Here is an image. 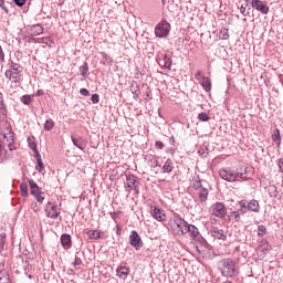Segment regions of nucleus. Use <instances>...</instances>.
Returning a JSON list of instances; mask_svg holds the SVG:
<instances>
[{
  "mask_svg": "<svg viewBox=\"0 0 283 283\" xmlns=\"http://www.w3.org/2000/svg\"><path fill=\"white\" fill-rule=\"evenodd\" d=\"M28 145H29L30 149H32L34 151L35 155L39 154V150L36 149V140L34 139V137L28 138Z\"/></svg>",
  "mask_w": 283,
  "mask_h": 283,
  "instance_id": "nucleus-27",
  "label": "nucleus"
},
{
  "mask_svg": "<svg viewBox=\"0 0 283 283\" xmlns=\"http://www.w3.org/2000/svg\"><path fill=\"white\" fill-rule=\"evenodd\" d=\"M72 143L73 145H75V147H77L78 149H82V151L85 149V147H87V143L83 140V138L76 139L72 137Z\"/></svg>",
  "mask_w": 283,
  "mask_h": 283,
  "instance_id": "nucleus-21",
  "label": "nucleus"
},
{
  "mask_svg": "<svg viewBox=\"0 0 283 283\" xmlns=\"http://www.w3.org/2000/svg\"><path fill=\"white\" fill-rule=\"evenodd\" d=\"M44 211L48 218H51L52 220H56V218H59L61 213L59 210V206H56V203L54 202H48Z\"/></svg>",
  "mask_w": 283,
  "mask_h": 283,
  "instance_id": "nucleus-9",
  "label": "nucleus"
},
{
  "mask_svg": "<svg viewBox=\"0 0 283 283\" xmlns=\"http://www.w3.org/2000/svg\"><path fill=\"white\" fill-rule=\"evenodd\" d=\"M151 216L155 220H158V222H165V220H167V214H165V211L159 208H154Z\"/></svg>",
  "mask_w": 283,
  "mask_h": 283,
  "instance_id": "nucleus-14",
  "label": "nucleus"
},
{
  "mask_svg": "<svg viewBox=\"0 0 283 283\" xmlns=\"http://www.w3.org/2000/svg\"><path fill=\"white\" fill-rule=\"evenodd\" d=\"M134 98H138V94H136V95L134 96Z\"/></svg>",
  "mask_w": 283,
  "mask_h": 283,
  "instance_id": "nucleus-54",
  "label": "nucleus"
},
{
  "mask_svg": "<svg viewBox=\"0 0 283 283\" xmlns=\"http://www.w3.org/2000/svg\"><path fill=\"white\" fill-rule=\"evenodd\" d=\"M35 156L38 158L36 170L41 172V171H43V168H44L43 160H41V155L39 153Z\"/></svg>",
  "mask_w": 283,
  "mask_h": 283,
  "instance_id": "nucleus-35",
  "label": "nucleus"
},
{
  "mask_svg": "<svg viewBox=\"0 0 283 283\" xmlns=\"http://www.w3.org/2000/svg\"><path fill=\"white\" fill-rule=\"evenodd\" d=\"M171 171H174V161H171V159H168L163 166V174H171Z\"/></svg>",
  "mask_w": 283,
  "mask_h": 283,
  "instance_id": "nucleus-23",
  "label": "nucleus"
},
{
  "mask_svg": "<svg viewBox=\"0 0 283 283\" xmlns=\"http://www.w3.org/2000/svg\"><path fill=\"white\" fill-rule=\"evenodd\" d=\"M172 229L177 235H189L191 240H196L199 235L198 228L193 224L187 223L185 219H175L172 223Z\"/></svg>",
  "mask_w": 283,
  "mask_h": 283,
  "instance_id": "nucleus-2",
  "label": "nucleus"
},
{
  "mask_svg": "<svg viewBox=\"0 0 283 283\" xmlns=\"http://www.w3.org/2000/svg\"><path fill=\"white\" fill-rule=\"evenodd\" d=\"M20 191H21V196H24V198H28V196H29L28 184H25V182L21 184Z\"/></svg>",
  "mask_w": 283,
  "mask_h": 283,
  "instance_id": "nucleus-33",
  "label": "nucleus"
},
{
  "mask_svg": "<svg viewBox=\"0 0 283 283\" xmlns=\"http://www.w3.org/2000/svg\"><path fill=\"white\" fill-rule=\"evenodd\" d=\"M80 94H82V96H90V91H87V88H81Z\"/></svg>",
  "mask_w": 283,
  "mask_h": 283,
  "instance_id": "nucleus-46",
  "label": "nucleus"
},
{
  "mask_svg": "<svg viewBox=\"0 0 283 283\" xmlns=\"http://www.w3.org/2000/svg\"><path fill=\"white\" fill-rule=\"evenodd\" d=\"M33 98H34V95H23L21 97V101L24 105H30V103H32Z\"/></svg>",
  "mask_w": 283,
  "mask_h": 283,
  "instance_id": "nucleus-32",
  "label": "nucleus"
},
{
  "mask_svg": "<svg viewBox=\"0 0 283 283\" xmlns=\"http://www.w3.org/2000/svg\"><path fill=\"white\" fill-rule=\"evenodd\" d=\"M29 185H30V193L35 198L40 205H43V200H45V192L41 190L39 185L34 182V180L29 179Z\"/></svg>",
  "mask_w": 283,
  "mask_h": 283,
  "instance_id": "nucleus-5",
  "label": "nucleus"
},
{
  "mask_svg": "<svg viewBox=\"0 0 283 283\" xmlns=\"http://www.w3.org/2000/svg\"><path fill=\"white\" fill-rule=\"evenodd\" d=\"M41 41L44 45H52V40L50 38H42Z\"/></svg>",
  "mask_w": 283,
  "mask_h": 283,
  "instance_id": "nucleus-42",
  "label": "nucleus"
},
{
  "mask_svg": "<svg viewBox=\"0 0 283 283\" xmlns=\"http://www.w3.org/2000/svg\"><path fill=\"white\" fill-rule=\"evenodd\" d=\"M3 139L0 140V156L3 158H10L6 153V147H8L9 151L17 150V144H14V133L12 132V126L10 123H4L2 128Z\"/></svg>",
  "mask_w": 283,
  "mask_h": 283,
  "instance_id": "nucleus-1",
  "label": "nucleus"
},
{
  "mask_svg": "<svg viewBox=\"0 0 283 283\" xmlns=\"http://www.w3.org/2000/svg\"><path fill=\"white\" fill-rule=\"evenodd\" d=\"M199 83L203 87L205 92H211V78L206 77L202 82Z\"/></svg>",
  "mask_w": 283,
  "mask_h": 283,
  "instance_id": "nucleus-26",
  "label": "nucleus"
},
{
  "mask_svg": "<svg viewBox=\"0 0 283 283\" xmlns=\"http://www.w3.org/2000/svg\"><path fill=\"white\" fill-rule=\"evenodd\" d=\"M272 140L273 143H275V145H277V147H280V145H282V137H280V129H275L272 134Z\"/></svg>",
  "mask_w": 283,
  "mask_h": 283,
  "instance_id": "nucleus-25",
  "label": "nucleus"
},
{
  "mask_svg": "<svg viewBox=\"0 0 283 283\" xmlns=\"http://www.w3.org/2000/svg\"><path fill=\"white\" fill-rule=\"evenodd\" d=\"M170 30H171V24H169L167 20H161L155 28V34L159 39H163L164 36L169 35Z\"/></svg>",
  "mask_w": 283,
  "mask_h": 283,
  "instance_id": "nucleus-6",
  "label": "nucleus"
},
{
  "mask_svg": "<svg viewBox=\"0 0 283 283\" xmlns=\"http://www.w3.org/2000/svg\"><path fill=\"white\" fill-rule=\"evenodd\" d=\"M195 78L199 82L202 83L207 76H205V73L202 71L198 70L195 74Z\"/></svg>",
  "mask_w": 283,
  "mask_h": 283,
  "instance_id": "nucleus-31",
  "label": "nucleus"
},
{
  "mask_svg": "<svg viewBox=\"0 0 283 283\" xmlns=\"http://www.w3.org/2000/svg\"><path fill=\"white\" fill-rule=\"evenodd\" d=\"M0 283H12L10 272L6 268H0Z\"/></svg>",
  "mask_w": 283,
  "mask_h": 283,
  "instance_id": "nucleus-16",
  "label": "nucleus"
},
{
  "mask_svg": "<svg viewBox=\"0 0 283 283\" xmlns=\"http://www.w3.org/2000/svg\"><path fill=\"white\" fill-rule=\"evenodd\" d=\"M279 168H280V170H281L282 174H283V159H280V160H279Z\"/></svg>",
  "mask_w": 283,
  "mask_h": 283,
  "instance_id": "nucleus-51",
  "label": "nucleus"
},
{
  "mask_svg": "<svg viewBox=\"0 0 283 283\" xmlns=\"http://www.w3.org/2000/svg\"><path fill=\"white\" fill-rule=\"evenodd\" d=\"M211 234L213 238H217V240H227V233L219 228H212Z\"/></svg>",
  "mask_w": 283,
  "mask_h": 283,
  "instance_id": "nucleus-18",
  "label": "nucleus"
},
{
  "mask_svg": "<svg viewBox=\"0 0 283 283\" xmlns=\"http://www.w3.org/2000/svg\"><path fill=\"white\" fill-rule=\"evenodd\" d=\"M198 118H199V120H201L202 123H207V120L210 119V117L207 115V113H200V114L198 115Z\"/></svg>",
  "mask_w": 283,
  "mask_h": 283,
  "instance_id": "nucleus-39",
  "label": "nucleus"
},
{
  "mask_svg": "<svg viewBox=\"0 0 283 283\" xmlns=\"http://www.w3.org/2000/svg\"><path fill=\"white\" fill-rule=\"evenodd\" d=\"M81 71V76H83V78H87V72H90V65L87 64V62H84V64L80 67Z\"/></svg>",
  "mask_w": 283,
  "mask_h": 283,
  "instance_id": "nucleus-28",
  "label": "nucleus"
},
{
  "mask_svg": "<svg viewBox=\"0 0 283 283\" xmlns=\"http://www.w3.org/2000/svg\"><path fill=\"white\" fill-rule=\"evenodd\" d=\"M223 283H232L231 281H226V282H223Z\"/></svg>",
  "mask_w": 283,
  "mask_h": 283,
  "instance_id": "nucleus-55",
  "label": "nucleus"
},
{
  "mask_svg": "<svg viewBox=\"0 0 283 283\" xmlns=\"http://www.w3.org/2000/svg\"><path fill=\"white\" fill-rule=\"evenodd\" d=\"M219 38L222 39V41H227V39H229V29L227 28L221 29L219 33Z\"/></svg>",
  "mask_w": 283,
  "mask_h": 283,
  "instance_id": "nucleus-29",
  "label": "nucleus"
},
{
  "mask_svg": "<svg viewBox=\"0 0 283 283\" xmlns=\"http://www.w3.org/2000/svg\"><path fill=\"white\" fill-rule=\"evenodd\" d=\"M86 235L90 240H101V231L99 230H90L86 232Z\"/></svg>",
  "mask_w": 283,
  "mask_h": 283,
  "instance_id": "nucleus-24",
  "label": "nucleus"
},
{
  "mask_svg": "<svg viewBox=\"0 0 283 283\" xmlns=\"http://www.w3.org/2000/svg\"><path fill=\"white\" fill-rule=\"evenodd\" d=\"M117 276H119L120 280H125L129 275V268L127 266H120L116 271Z\"/></svg>",
  "mask_w": 283,
  "mask_h": 283,
  "instance_id": "nucleus-20",
  "label": "nucleus"
},
{
  "mask_svg": "<svg viewBox=\"0 0 283 283\" xmlns=\"http://www.w3.org/2000/svg\"><path fill=\"white\" fill-rule=\"evenodd\" d=\"M219 175H220V178H222L223 180H227L228 182H235V180H238V174L231 170L221 169L219 171Z\"/></svg>",
  "mask_w": 283,
  "mask_h": 283,
  "instance_id": "nucleus-11",
  "label": "nucleus"
},
{
  "mask_svg": "<svg viewBox=\"0 0 283 283\" xmlns=\"http://www.w3.org/2000/svg\"><path fill=\"white\" fill-rule=\"evenodd\" d=\"M238 176H240L241 178H247L244 174H238Z\"/></svg>",
  "mask_w": 283,
  "mask_h": 283,
  "instance_id": "nucleus-53",
  "label": "nucleus"
},
{
  "mask_svg": "<svg viewBox=\"0 0 283 283\" xmlns=\"http://www.w3.org/2000/svg\"><path fill=\"white\" fill-rule=\"evenodd\" d=\"M4 75L9 78V81H12V83H19V81H21V73L12 70H7Z\"/></svg>",
  "mask_w": 283,
  "mask_h": 283,
  "instance_id": "nucleus-15",
  "label": "nucleus"
},
{
  "mask_svg": "<svg viewBox=\"0 0 283 283\" xmlns=\"http://www.w3.org/2000/svg\"><path fill=\"white\" fill-rule=\"evenodd\" d=\"M171 56L167 54H163L161 56L158 57V65L160 67H164L165 70H171Z\"/></svg>",
  "mask_w": 283,
  "mask_h": 283,
  "instance_id": "nucleus-13",
  "label": "nucleus"
},
{
  "mask_svg": "<svg viewBox=\"0 0 283 283\" xmlns=\"http://www.w3.org/2000/svg\"><path fill=\"white\" fill-rule=\"evenodd\" d=\"M11 71L21 73L23 72V67H21V64L11 62Z\"/></svg>",
  "mask_w": 283,
  "mask_h": 283,
  "instance_id": "nucleus-34",
  "label": "nucleus"
},
{
  "mask_svg": "<svg viewBox=\"0 0 283 283\" xmlns=\"http://www.w3.org/2000/svg\"><path fill=\"white\" fill-rule=\"evenodd\" d=\"M129 242H130L132 247H134V249H136V251H138V249H140V247H143V240L140 239V235H138V232H136V231H132V233L129 235Z\"/></svg>",
  "mask_w": 283,
  "mask_h": 283,
  "instance_id": "nucleus-12",
  "label": "nucleus"
},
{
  "mask_svg": "<svg viewBox=\"0 0 283 283\" xmlns=\"http://www.w3.org/2000/svg\"><path fill=\"white\" fill-rule=\"evenodd\" d=\"M15 6H19V8L25 6V0H14Z\"/></svg>",
  "mask_w": 283,
  "mask_h": 283,
  "instance_id": "nucleus-45",
  "label": "nucleus"
},
{
  "mask_svg": "<svg viewBox=\"0 0 283 283\" xmlns=\"http://www.w3.org/2000/svg\"><path fill=\"white\" fill-rule=\"evenodd\" d=\"M44 129H45V132H52V129H54V120L46 119V122L44 124Z\"/></svg>",
  "mask_w": 283,
  "mask_h": 283,
  "instance_id": "nucleus-30",
  "label": "nucleus"
},
{
  "mask_svg": "<svg viewBox=\"0 0 283 283\" xmlns=\"http://www.w3.org/2000/svg\"><path fill=\"white\" fill-rule=\"evenodd\" d=\"M258 235H260L261 238H262L263 235H266V227H264V226H259V227H258Z\"/></svg>",
  "mask_w": 283,
  "mask_h": 283,
  "instance_id": "nucleus-38",
  "label": "nucleus"
},
{
  "mask_svg": "<svg viewBox=\"0 0 283 283\" xmlns=\"http://www.w3.org/2000/svg\"><path fill=\"white\" fill-rule=\"evenodd\" d=\"M155 146H156L157 149H163L165 147V144H163V142H160V140H157L155 143Z\"/></svg>",
  "mask_w": 283,
  "mask_h": 283,
  "instance_id": "nucleus-47",
  "label": "nucleus"
},
{
  "mask_svg": "<svg viewBox=\"0 0 283 283\" xmlns=\"http://www.w3.org/2000/svg\"><path fill=\"white\" fill-rule=\"evenodd\" d=\"M259 251H262V255H266V253H269V245H265V247H260L259 248Z\"/></svg>",
  "mask_w": 283,
  "mask_h": 283,
  "instance_id": "nucleus-43",
  "label": "nucleus"
},
{
  "mask_svg": "<svg viewBox=\"0 0 283 283\" xmlns=\"http://www.w3.org/2000/svg\"><path fill=\"white\" fill-rule=\"evenodd\" d=\"M6 60V54H3V49H1L0 46V61H4Z\"/></svg>",
  "mask_w": 283,
  "mask_h": 283,
  "instance_id": "nucleus-49",
  "label": "nucleus"
},
{
  "mask_svg": "<svg viewBox=\"0 0 283 283\" xmlns=\"http://www.w3.org/2000/svg\"><path fill=\"white\" fill-rule=\"evenodd\" d=\"M61 244L65 249H71L72 248V237L70 234H62Z\"/></svg>",
  "mask_w": 283,
  "mask_h": 283,
  "instance_id": "nucleus-19",
  "label": "nucleus"
},
{
  "mask_svg": "<svg viewBox=\"0 0 283 283\" xmlns=\"http://www.w3.org/2000/svg\"><path fill=\"white\" fill-rule=\"evenodd\" d=\"M6 244V232L3 230H0V250L3 249Z\"/></svg>",
  "mask_w": 283,
  "mask_h": 283,
  "instance_id": "nucleus-37",
  "label": "nucleus"
},
{
  "mask_svg": "<svg viewBox=\"0 0 283 283\" xmlns=\"http://www.w3.org/2000/svg\"><path fill=\"white\" fill-rule=\"evenodd\" d=\"M245 8L244 7H241V12H242V14H244V12H245Z\"/></svg>",
  "mask_w": 283,
  "mask_h": 283,
  "instance_id": "nucleus-52",
  "label": "nucleus"
},
{
  "mask_svg": "<svg viewBox=\"0 0 283 283\" xmlns=\"http://www.w3.org/2000/svg\"><path fill=\"white\" fill-rule=\"evenodd\" d=\"M126 187H127V191L134 190V188L136 187V177L128 176L126 178Z\"/></svg>",
  "mask_w": 283,
  "mask_h": 283,
  "instance_id": "nucleus-22",
  "label": "nucleus"
},
{
  "mask_svg": "<svg viewBox=\"0 0 283 283\" xmlns=\"http://www.w3.org/2000/svg\"><path fill=\"white\" fill-rule=\"evenodd\" d=\"M91 101L94 105H96L101 102V96H98V94H93Z\"/></svg>",
  "mask_w": 283,
  "mask_h": 283,
  "instance_id": "nucleus-40",
  "label": "nucleus"
},
{
  "mask_svg": "<svg viewBox=\"0 0 283 283\" xmlns=\"http://www.w3.org/2000/svg\"><path fill=\"white\" fill-rule=\"evenodd\" d=\"M211 213L216 218H224L227 216V206L222 202H216L211 206Z\"/></svg>",
  "mask_w": 283,
  "mask_h": 283,
  "instance_id": "nucleus-8",
  "label": "nucleus"
},
{
  "mask_svg": "<svg viewBox=\"0 0 283 283\" xmlns=\"http://www.w3.org/2000/svg\"><path fill=\"white\" fill-rule=\"evenodd\" d=\"M31 209L34 211V213H39V211H41V202H31Z\"/></svg>",
  "mask_w": 283,
  "mask_h": 283,
  "instance_id": "nucleus-36",
  "label": "nucleus"
},
{
  "mask_svg": "<svg viewBox=\"0 0 283 283\" xmlns=\"http://www.w3.org/2000/svg\"><path fill=\"white\" fill-rule=\"evenodd\" d=\"M192 189L197 191L198 198L200 202H207L209 198V189L202 187V180L197 176L192 179Z\"/></svg>",
  "mask_w": 283,
  "mask_h": 283,
  "instance_id": "nucleus-4",
  "label": "nucleus"
},
{
  "mask_svg": "<svg viewBox=\"0 0 283 283\" xmlns=\"http://www.w3.org/2000/svg\"><path fill=\"white\" fill-rule=\"evenodd\" d=\"M251 6L254 10H258V12H261V14H269V6L265 4L262 0H252Z\"/></svg>",
  "mask_w": 283,
  "mask_h": 283,
  "instance_id": "nucleus-10",
  "label": "nucleus"
},
{
  "mask_svg": "<svg viewBox=\"0 0 283 283\" xmlns=\"http://www.w3.org/2000/svg\"><path fill=\"white\" fill-rule=\"evenodd\" d=\"M6 1L4 0H0V8H2V10H6V12H8V9H6Z\"/></svg>",
  "mask_w": 283,
  "mask_h": 283,
  "instance_id": "nucleus-50",
  "label": "nucleus"
},
{
  "mask_svg": "<svg viewBox=\"0 0 283 283\" xmlns=\"http://www.w3.org/2000/svg\"><path fill=\"white\" fill-rule=\"evenodd\" d=\"M230 218H233L235 222H240V212L239 211H232L230 214Z\"/></svg>",
  "mask_w": 283,
  "mask_h": 283,
  "instance_id": "nucleus-41",
  "label": "nucleus"
},
{
  "mask_svg": "<svg viewBox=\"0 0 283 283\" xmlns=\"http://www.w3.org/2000/svg\"><path fill=\"white\" fill-rule=\"evenodd\" d=\"M73 264L74 266H81V264H83V260H81V258L75 256Z\"/></svg>",
  "mask_w": 283,
  "mask_h": 283,
  "instance_id": "nucleus-44",
  "label": "nucleus"
},
{
  "mask_svg": "<svg viewBox=\"0 0 283 283\" xmlns=\"http://www.w3.org/2000/svg\"><path fill=\"white\" fill-rule=\"evenodd\" d=\"M219 269L223 277H235L238 275V268L235 262L231 259H223L219 262Z\"/></svg>",
  "mask_w": 283,
  "mask_h": 283,
  "instance_id": "nucleus-3",
  "label": "nucleus"
},
{
  "mask_svg": "<svg viewBox=\"0 0 283 283\" xmlns=\"http://www.w3.org/2000/svg\"><path fill=\"white\" fill-rule=\"evenodd\" d=\"M240 211L241 213H247V211H253L254 213H258L260 211V202L258 200L252 199L251 201H240Z\"/></svg>",
  "mask_w": 283,
  "mask_h": 283,
  "instance_id": "nucleus-7",
  "label": "nucleus"
},
{
  "mask_svg": "<svg viewBox=\"0 0 283 283\" xmlns=\"http://www.w3.org/2000/svg\"><path fill=\"white\" fill-rule=\"evenodd\" d=\"M28 32L31 36H39L43 34V27H41V24L32 25L29 28Z\"/></svg>",
  "mask_w": 283,
  "mask_h": 283,
  "instance_id": "nucleus-17",
  "label": "nucleus"
},
{
  "mask_svg": "<svg viewBox=\"0 0 283 283\" xmlns=\"http://www.w3.org/2000/svg\"><path fill=\"white\" fill-rule=\"evenodd\" d=\"M6 107V104L3 103V94L0 93V109H3Z\"/></svg>",
  "mask_w": 283,
  "mask_h": 283,
  "instance_id": "nucleus-48",
  "label": "nucleus"
}]
</instances>
